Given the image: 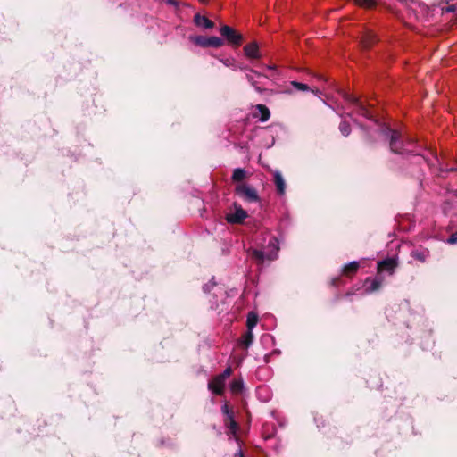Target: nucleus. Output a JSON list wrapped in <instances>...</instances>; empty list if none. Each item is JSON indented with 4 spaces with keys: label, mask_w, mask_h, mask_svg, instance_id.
<instances>
[{
    "label": "nucleus",
    "mask_w": 457,
    "mask_h": 457,
    "mask_svg": "<svg viewBox=\"0 0 457 457\" xmlns=\"http://www.w3.org/2000/svg\"><path fill=\"white\" fill-rule=\"evenodd\" d=\"M232 370L230 367L226 368L223 372L218 375L220 378H222L225 382L226 379L231 375Z\"/></svg>",
    "instance_id": "30"
},
{
    "label": "nucleus",
    "mask_w": 457,
    "mask_h": 457,
    "mask_svg": "<svg viewBox=\"0 0 457 457\" xmlns=\"http://www.w3.org/2000/svg\"><path fill=\"white\" fill-rule=\"evenodd\" d=\"M384 282V278L381 274H377L375 278H367L364 281V293L371 294L378 291Z\"/></svg>",
    "instance_id": "8"
},
{
    "label": "nucleus",
    "mask_w": 457,
    "mask_h": 457,
    "mask_svg": "<svg viewBox=\"0 0 457 457\" xmlns=\"http://www.w3.org/2000/svg\"><path fill=\"white\" fill-rule=\"evenodd\" d=\"M273 182L276 186L277 193L279 195H284L286 193V181L282 173L278 170L273 171Z\"/></svg>",
    "instance_id": "11"
},
{
    "label": "nucleus",
    "mask_w": 457,
    "mask_h": 457,
    "mask_svg": "<svg viewBox=\"0 0 457 457\" xmlns=\"http://www.w3.org/2000/svg\"><path fill=\"white\" fill-rule=\"evenodd\" d=\"M266 68H267L268 70H274V69H275V67H274V66H272V65H267V66H266Z\"/></svg>",
    "instance_id": "36"
},
{
    "label": "nucleus",
    "mask_w": 457,
    "mask_h": 457,
    "mask_svg": "<svg viewBox=\"0 0 457 457\" xmlns=\"http://www.w3.org/2000/svg\"><path fill=\"white\" fill-rule=\"evenodd\" d=\"M456 10V6L454 4L449 5L445 7V12H453Z\"/></svg>",
    "instance_id": "33"
},
{
    "label": "nucleus",
    "mask_w": 457,
    "mask_h": 457,
    "mask_svg": "<svg viewBox=\"0 0 457 457\" xmlns=\"http://www.w3.org/2000/svg\"><path fill=\"white\" fill-rule=\"evenodd\" d=\"M189 39L194 44L202 47L218 48L223 45V40L218 37L190 36Z\"/></svg>",
    "instance_id": "5"
},
{
    "label": "nucleus",
    "mask_w": 457,
    "mask_h": 457,
    "mask_svg": "<svg viewBox=\"0 0 457 457\" xmlns=\"http://www.w3.org/2000/svg\"><path fill=\"white\" fill-rule=\"evenodd\" d=\"M221 411L227 417L228 420H229L233 417V412L231 411H229L227 403H224L221 406Z\"/></svg>",
    "instance_id": "29"
},
{
    "label": "nucleus",
    "mask_w": 457,
    "mask_h": 457,
    "mask_svg": "<svg viewBox=\"0 0 457 457\" xmlns=\"http://www.w3.org/2000/svg\"><path fill=\"white\" fill-rule=\"evenodd\" d=\"M244 388V382L241 378L239 379H234L231 383H230V390L233 392V393H240L242 392Z\"/></svg>",
    "instance_id": "21"
},
{
    "label": "nucleus",
    "mask_w": 457,
    "mask_h": 457,
    "mask_svg": "<svg viewBox=\"0 0 457 457\" xmlns=\"http://www.w3.org/2000/svg\"><path fill=\"white\" fill-rule=\"evenodd\" d=\"M354 2L358 5L362 6V7H367V8L372 7L376 4L375 0H354Z\"/></svg>",
    "instance_id": "25"
},
{
    "label": "nucleus",
    "mask_w": 457,
    "mask_h": 457,
    "mask_svg": "<svg viewBox=\"0 0 457 457\" xmlns=\"http://www.w3.org/2000/svg\"><path fill=\"white\" fill-rule=\"evenodd\" d=\"M291 85L294 88L300 91H308L310 89L308 85L297 81H292Z\"/></svg>",
    "instance_id": "27"
},
{
    "label": "nucleus",
    "mask_w": 457,
    "mask_h": 457,
    "mask_svg": "<svg viewBox=\"0 0 457 457\" xmlns=\"http://www.w3.org/2000/svg\"><path fill=\"white\" fill-rule=\"evenodd\" d=\"M244 53L246 57L251 59H259L261 58V54L259 51V46L256 42H252L244 47Z\"/></svg>",
    "instance_id": "12"
},
{
    "label": "nucleus",
    "mask_w": 457,
    "mask_h": 457,
    "mask_svg": "<svg viewBox=\"0 0 457 457\" xmlns=\"http://www.w3.org/2000/svg\"><path fill=\"white\" fill-rule=\"evenodd\" d=\"M220 62L223 63L227 67L232 68L234 71H237V64L235 63V60L231 58L227 59H220Z\"/></svg>",
    "instance_id": "26"
},
{
    "label": "nucleus",
    "mask_w": 457,
    "mask_h": 457,
    "mask_svg": "<svg viewBox=\"0 0 457 457\" xmlns=\"http://www.w3.org/2000/svg\"><path fill=\"white\" fill-rule=\"evenodd\" d=\"M220 33L228 43L232 45L239 46L242 43V35L228 25L221 26Z\"/></svg>",
    "instance_id": "6"
},
{
    "label": "nucleus",
    "mask_w": 457,
    "mask_h": 457,
    "mask_svg": "<svg viewBox=\"0 0 457 457\" xmlns=\"http://www.w3.org/2000/svg\"><path fill=\"white\" fill-rule=\"evenodd\" d=\"M411 255L415 260H418L420 262H425L427 258L429 255V252L427 249H421V250L416 249V250L411 251Z\"/></svg>",
    "instance_id": "14"
},
{
    "label": "nucleus",
    "mask_w": 457,
    "mask_h": 457,
    "mask_svg": "<svg viewBox=\"0 0 457 457\" xmlns=\"http://www.w3.org/2000/svg\"><path fill=\"white\" fill-rule=\"evenodd\" d=\"M281 240L270 230H262L255 239V246L250 247L247 254L258 265L273 262L278 258Z\"/></svg>",
    "instance_id": "1"
},
{
    "label": "nucleus",
    "mask_w": 457,
    "mask_h": 457,
    "mask_svg": "<svg viewBox=\"0 0 457 457\" xmlns=\"http://www.w3.org/2000/svg\"><path fill=\"white\" fill-rule=\"evenodd\" d=\"M376 41V35L372 31H367L361 37V44L363 47H370Z\"/></svg>",
    "instance_id": "15"
},
{
    "label": "nucleus",
    "mask_w": 457,
    "mask_h": 457,
    "mask_svg": "<svg viewBox=\"0 0 457 457\" xmlns=\"http://www.w3.org/2000/svg\"><path fill=\"white\" fill-rule=\"evenodd\" d=\"M343 97L345 102H347L350 105L353 106V110L351 112H347L348 117H352L353 112L363 116L369 120L371 119L369 111L366 107L359 101L355 96L349 95L347 93L343 94Z\"/></svg>",
    "instance_id": "4"
},
{
    "label": "nucleus",
    "mask_w": 457,
    "mask_h": 457,
    "mask_svg": "<svg viewBox=\"0 0 457 457\" xmlns=\"http://www.w3.org/2000/svg\"><path fill=\"white\" fill-rule=\"evenodd\" d=\"M378 131L386 139L389 140L390 149L393 153L403 155L416 154L414 150L407 148V144L401 140V136L398 131L386 127L380 128ZM410 143H408V145Z\"/></svg>",
    "instance_id": "2"
},
{
    "label": "nucleus",
    "mask_w": 457,
    "mask_h": 457,
    "mask_svg": "<svg viewBox=\"0 0 457 457\" xmlns=\"http://www.w3.org/2000/svg\"><path fill=\"white\" fill-rule=\"evenodd\" d=\"M450 245L457 244V232L453 233L446 240Z\"/></svg>",
    "instance_id": "32"
},
{
    "label": "nucleus",
    "mask_w": 457,
    "mask_h": 457,
    "mask_svg": "<svg viewBox=\"0 0 457 457\" xmlns=\"http://www.w3.org/2000/svg\"><path fill=\"white\" fill-rule=\"evenodd\" d=\"M201 3L204 4L206 3L208 0H199Z\"/></svg>",
    "instance_id": "38"
},
{
    "label": "nucleus",
    "mask_w": 457,
    "mask_h": 457,
    "mask_svg": "<svg viewBox=\"0 0 457 457\" xmlns=\"http://www.w3.org/2000/svg\"><path fill=\"white\" fill-rule=\"evenodd\" d=\"M245 177H246V171L245 169L236 168L233 170L231 179L233 182H241L245 179Z\"/></svg>",
    "instance_id": "17"
},
{
    "label": "nucleus",
    "mask_w": 457,
    "mask_h": 457,
    "mask_svg": "<svg viewBox=\"0 0 457 457\" xmlns=\"http://www.w3.org/2000/svg\"><path fill=\"white\" fill-rule=\"evenodd\" d=\"M235 194L246 203H259L261 201L256 189L245 183L237 185Z\"/></svg>",
    "instance_id": "3"
},
{
    "label": "nucleus",
    "mask_w": 457,
    "mask_h": 457,
    "mask_svg": "<svg viewBox=\"0 0 457 457\" xmlns=\"http://www.w3.org/2000/svg\"><path fill=\"white\" fill-rule=\"evenodd\" d=\"M339 130L344 137L349 136L351 133V128L349 123H347L346 121H342L339 125Z\"/></svg>",
    "instance_id": "24"
},
{
    "label": "nucleus",
    "mask_w": 457,
    "mask_h": 457,
    "mask_svg": "<svg viewBox=\"0 0 457 457\" xmlns=\"http://www.w3.org/2000/svg\"><path fill=\"white\" fill-rule=\"evenodd\" d=\"M253 75L255 74L248 71L245 74V79L257 92L262 93V89L260 87H258V82L254 79Z\"/></svg>",
    "instance_id": "22"
},
{
    "label": "nucleus",
    "mask_w": 457,
    "mask_h": 457,
    "mask_svg": "<svg viewBox=\"0 0 457 457\" xmlns=\"http://www.w3.org/2000/svg\"><path fill=\"white\" fill-rule=\"evenodd\" d=\"M228 420L229 421L228 427L230 432L235 436L237 430V423L234 420L233 417Z\"/></svg>",
    "instance_id": "28"
},
{
    "label": "nucleus",
    "mask_w": 457,
    "mask_h": 457,
    "mask_svg": "<svg viewBox=\"0 0 457 457\" xmlns=\"http://www.w3.org/2000/svg\"><path fill=\"white\" fill-rule=\"evenodd\" d=\"M253 341V330L247 329V331L243 335L241 338V344L245 347L248 348Z\"/></svg>",
    "instance_id": "18"
},
{
    "label": "nucleus",
    "mask_w": 457,
    "mask_h": 457,
    "mask_svg": "<svg viewBox=\"0 0 457 457\" xmlns=\"http://www.w3.org/2000/svg\"><path fill=\"white\" fill-rule=\"evenodd\" d=\"M397 266V262L395 258H387L378 262V273L381 274L383 271H386L389 275H392Z\"/></svg>",
    "instance_id": "9"
},
{
    "label": "nucleus",
    "mask_w": 457,
    "mask_h": 457,
    "mask_svg": "<svg viewBox=\"0 0 457 457\" xmlns=\"http://www.w3.org/2000/svg\"><path fill=\"white\" fill-rule=\"evenodd\" d=\"M337 278H336V279H333V280H332V284H333L334 286H336V281H337Z\"/></svg>",
    "instance_id": "37"
},
{
    "label": "nucleus",
    "mask_w": 457,
    "mask_h": 457,
    "mask_svg": "<svg viewBox=\"0 0 457 457\" xmlns=\"http://www.w3.org/2000/svg\"><path fill=\"white\" fill-rule=\"evenodd\" d=\"M225 388V381L219 376H216L208 383V389L215 395H222Z\"/></svg>",
    "instance_id": "10"
},
{
    "label": "nucleus",
    "mask_w": 457,
    "mask_h": 457,
    "mask_svg": "<svg viewBox=\"0 0 457 457\" xmlns=\"http://www.w3.org/2000/svg\"><path fill=\"white\" fill-rule=\"evenodd\" d=\"M167 4H169L170 5H174V6L178 5V2L175 0H167Z\"/></svg>",
    "instance_id": "35"
},
{
    "label": "nucleus",
    "mask_w": 457,
    "mask_h": 457,
    "mask_svg": "<svg viewBox=\"0 0 457 457\" xmlns=\"http://www.w3.org/2000/svg\"><path fill=\"white\" fill-rule=\"evenodd\" d=\"M215 285H216V283L214 281L211 280L208 283L204 285L203 290L205 293H209L215 287Z\"/></svg>",
    "instance_id": "31"
},
{
    "label": "nucleus",
    "mask_w": 457,
    "mask_h": 457,
    "mask_svg": "<svg viewBox=\"0 0 457 457\" xmlns=\"http://www.w3.org/2000/svg\"><path fill=\"white\" fill-rule=\"evenodd\" d=\"M237 70L246 71L247 72L249 71L251 73H254L255 76L258 78H264V79L268 78L264 74H262L253 69L248 68L247 66H245V65H237Z\"/></svg>",
    "instance_id": "23"
},
{
    "label": "nucleus",
    "mask_w": 457,
    "mask_h": 457,
    "mask_svg": "<svg viewBox=\"0 0 457 457\" xmlns=\"http://www.w3.org/2000/svg\"><path fill=\"white\" fill-rule=\"evenodd\" d=\"M234 457H244V453L240 448L235 453Z\"/></svg>",
    "instance_id": "34"
},
{
    "label": "nucleus",
    "mask_w": 457,
    "mask_h": 457,
    "mask_svg": "<svg viewBox=\"0 0 457 457\" xmlns=\"http://www.w3.org/2000/svg\"><path fill=\"white\" fill-rule=\"evenodd\" d=\"M359 269V262L357 261H353L343 267V273H354Z\"/></svg>",
    "instance_id": "20"
},
{
    "label": "nucleus",
    "mask_w": 457,
    "mask_h": 457,
    "mask_svg": "<svg viewBox=\"0 0 457 457\" xmlns=\"http://www.w3.org/2000/svg\"><path fill=\"white\" fill-rule=\"evenodd\" d=\"M258 322V315L253 312H249L247 315V329L253 330V328L257 325Z\"/></svg>",
    "instance_id": "19"
},
{
    "label": "nucleus",
    "mask_w": 457,
    "mask_h": 457,
    "mask_svg": "<svg viewBox=\"0 0 457 457\" xmlns=\"http://www.w3.org/2000/svg\"><path fill=\"white\" fill-rule=\"evenodd\" d=\"M234 212L226 215V220L230 224H240L248 216L247 212L237 204H234Z\"/></svg>",
    "instance_id": "7"
},
{
    "label": "nucleus",
    "mask_w": 457,
    "mask_h": 457,
    "mask_svg": "<svg viewBox=\"0 0 457 457\" xmlns=\"http://www.w3.org/2000/svg\"><path fill=\"white\" fill-rule=\"evenodd\" d=\"M256 109L260 112L259 120L262 122H265L270 119V112L267 106L264 104H257Z\"/></svg>",
    "instance_id": "16"
},
{
    "label": "nucleus",
    "mask_w": 457,
    "mask_h": 457,
    "mask_svg": "<svg viewBox=\"0 0 457 457\" xmlns=\"http://www.w3.org/2000/svg\"><path fill=\"white\" fill-rule=\"evenodd\" d=\"M194 22L196 26L202 27L204 29H212L214 27L213 21H212L205 16H202L199 13L195 14Z\"/></svg>",
    "instance_id": "13"
}]
</instances>
